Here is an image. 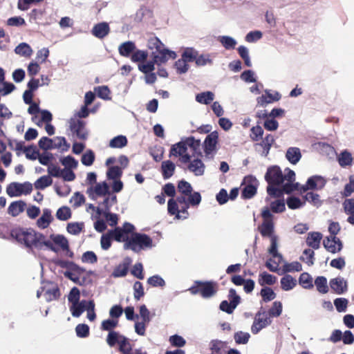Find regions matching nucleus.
Masks as SVG:
<instances>
[{
    "label": "nucleus",
    "mask_w": 354,
    "mask_h": 354,
    "mask_svg": "<svg viewBox=\"0 0 354 354\" xmlns=\"http://www.w3.org/2000/svg\"><path fill=\"white\" fill-rule=\"evenodd\" d=\"M179 195L176 199L173 198L168 201L167 210L170 215L174 216V219L185 220L188 218L189 206H198L201 202L199 192H192L191 184L185 180H180L178 184Z\"/></svg>",
    "instance_id": "nucleus-1"
},
{
    "label": "nucleus",
    "mask_w": 354,
    "mask_h": 354,
    "mask_svg": "<svg viewBox=\"0 0 354 354\" xmlns=\"http://www.w3.org/2000/svg\"><path fill=\"white\" fill-rule=\"evenodd\" d=\"M265 180L269 185H281L283 191L286 193H290L295 189V173L289 168L282 171L279 166H270L265 174Z\"/></svg>",
    "instance_id": "nucleus-2"
},
{
    "label": "nucleus",
    "mask_w": 354,
    "mask_h": 354,
    "mask_svg": "<svg viewBox=\"0 0 354 354\" xmlns=\"http://www.w3.org/2000/svg\"><path fill=\"white\" fill-rule=\"evenodd\" d=\"M147 47L153 50L152 56L158 64L167 62L169 59L176 58V53L167 48L158 37H151L147 41Z\"/></svg>",
    "instance_id": "nucleus-3"
},
{
    "label": "nucleus",
    "mask_w": 354,
    "mask_h": 354,
    "mask_svg": "<svg viewBox=\"0 0 354 354\" xmlns=\"http://www.w3.org/2000/svg\"><path fill=\"white\" fill-rule=\"evenodd\" d=\"M11 236L27 248H37V246L39 245V241L41 234L37 233L30 228H16L12 230Z\"/></svg>",
    "instance_id": "nucleus-4"
},
{
    "label": "nucleus",
    "mask_w": 354,
    "mask_h": 354,
    "mask_svg": "<svg viewBox=\"0 0 354 354\" xmlns=\"http://www.w3.org/2000/svg\"><path fill=\"white\" fill-rule=\"evenodd\" d=\"M152 247V239L148 235L140 233H133L129 241L124 244L125 250H131L135 252Z\"/></svg>",
    "instance_id": "nucleus-5"
},
{
    "label": "nucleus",
    "mask_w": 354,
    "mask_h": 354,
    "mask_svg": "<svg viewBox=\"0 0 354 354\" xmlns=\"http://www.w3.org/2000/svg\"><path fill=\"white\" fill-rule=\"evenodd\" d=\"M263 218L262 224L259 227V230L263 236H276L274 232L273 215L268 207L263 208L261 211Z\"/></svg>",
    "instance_id": "nucleus-6"
},
{
    "label": "nucleus",
    "mask_w": 354,
    "mask_h": 354,
    "mask_svg": "<svg viewBox=\"0 0 354 354\" xmlns=\"http://www.w3.org/2000/svg\"><path fill=\"white\" fill-rule=\"evenodd\" d=\"M122 175V169L118 166H110L106 171V178L111 181L112 190L115 193L121 192L123 189V183L120 178Z\"/></svg>",
    "instance_id": "nucleus-7"
},
{
    "label": "nucleus",
    "mask_w": 354,
    "mask_h": 354,
    "mask_svg": "<svg viewBox=\"0 0 354 354\" xmlns=\"http://www.w3.org/2000/svg\"><path fill=\"white\" fill-rule=\"evenodd\" d=\"M195 284L188 290L192 295L200 293L203 298H209L216 292V284L213 282L196 281Z\"/></svg>",
    "instance_id": "nucleus-8"
},
{
    "label": "nucleus",
    "mask_w": 354,
    "mask_h": 354,
    "mask_svg": "<svg viewBox=\"0 0 354 354\" xmlns=\"http://www.w3.org/2000/svg\"><path fill=\"white\" fill-rule=\"evenodd\" d=\"M32 190V185L29 182L11 183L6 188V193L10 197H17L29 194Z\"/></svg>",
    "instance_id": "nucleus-9"
},
{
    "label": "nucleus",
    "mask_w": 354,
    "mask_h": 354,
    "mask_svg": "<svg viewBox=\"0 0 354 354\" xmlns=\"http://www.w3.org/2000/svg\"><path fill=\"white\" fill-rule=\"evenodd\" d=\"M135 230L134 226L129 223H124L122 227H117L114 230H111L113 239L118 242L127 243L129 241L130 234H133Z\"/></svg>",
    "instance_id": "nucleus-10"
},
{
    "label": "nucleus",
    "mask_w": 354,
    "mask_h": 354,
    "mask_svg": "<svg viewBox=\"0 0 354 354\" xmlns=\"http://www.w3.org/2000/svg\"><path fill=\"white\" fill-rule=\"evenodd\" d=\"M218 133L214 131L206 137L204 141V153L207 158H213L216 151Z\"/></svg>",
    "instance_id": "nucleus-11"
},
{
    "label": "nucleus",
    "mask_w": 354,
    "mask_h": 354,
    "mask_svg": "<svg viewBox=\"0 0 354 354\" xmlns=\"http://www.w3.org/2000/svg\"><path fill=\"white\" fill-rule=\"evenodd\" d=\"M169 156L179 157L180 161L184 164L189 162L191 156L187 153V147L183 139L180 142L172 145Z\"/></svg>",
    "instance_id": "nucleus-12"
},
{
    "label": "nucleus",
    "mask_w": 354,
    "mask_h": 354,
    "mask_svg": "<svg viewBox=\"0 0 354 354\" xmlns=\"http://www.w3.org/2000/svg\"><path fill=\"white\" fill-rule=\"evenodd\" d=\"M245 187L242 191V196L245 198H251L257 193L258 180L252 176L245 177L243 180Z\"/></svg>",
    "instance_id": "nucleus-13"
},
{
    "label": "nucleus",
    "mask_w": 354,
    "mask_h": 354,
    "mask_svg": "<svg viewBox=\"0 0 354 354\" xmlns=\"http://www.w3.org/2000/svg\"><path fill=\"white\" fill-rule=\"evenodd\" d=\"M271 320L266 313H259L256 315L251 331L253 334H257L261 330L270 325Z\"/></svg>",
    "instance_id": "nucleus-14"
},
{
    "label": "nucleus",
    "mask_w": 354,
    "mask_h": 354,
    "mask_svg": "<svg viewBox=\"0 0 354 354\" xmlns=\"http://www.w3.org/2000/svg\"><path fill=\"white\" fill-rule=\"evenodd\" d=\"M69 127L71 131L76 134L81 140H86L88 138V131L85 127V123L80 120L72 118L69 121Z\"/></svg>",
    "instance_id": "nucleus-15"
},
{
    "label": "nucleus",
    "mask_w": 354,
    "mask_h": 354,
    "mask_svg": "<svg viewBox=\"0 0 354 354\" xmlns=\"http://www.w3.org/2000/svg\"><path fill=\"white\" fill-rule=\"evenodd\" d=\"M230 303L227 301H223L220 304V309L222 311L231 314L239 304L240 297L236 295L235 290L230 289L229 292Z\"/></svg>",
    "instance_id": "nucleus-16"
},
{
    "label": "nucleus",
    "mask_w": 354,
    "mask_h": 354,
    "mask_svg": "<svg viewBox=\"0 0 354 354\" xmlns=\"http://www.w3.org/2000/svg\"><path fill=\"white\" fill-rule=\"evenodd\" d=\"M87 193L92 198H95L98 196H106L109 192V186L105 181L97 183L92 185L87 190Z\"/></svg>",
    "instance_id": "nucleus-17"
},
{
    "label": "nucleus",
    "mask_w": 354,
    "mask_h": 354,
    "mask_svg": "<svg viewBox=\"0 0 354 354\" xmlns=\"http://www.w3.org/2000/svg\"><path fill=\"white\" fill-rule=\"evenodd\" d=\"M187 168L188 171L192 173L196 176H201L205 174V165L204 162L198 158L189 159Z\"/></svg>",
    "instance_id": "nucleus-18"
},
{
    "label": "nucleus",
    "mask_w": 354,
    "mask_h": 354,
    "mask_svg": "<svg viewBox=\"0 0 354 354\" xmlns=\"http://www.w3.org/2000/svg\"><path fill=\"white\" fill-rule=\"evenodd\" d=\"M326 180L321 176H313L309 178L305 185L301 187V190L306 192L308 189H321L326 185Z\"/></svg>",
    "instance_id": "nucleus-19"
},
{
    "label": "nucleus",
    "mask_w": 354,
    "mask_h": 354,
    "mask_svg": "<svg viewBox=\"0 0 354 354\" xmlns=\"http://www.w3.org/2000/svg\"><path fill=\"white\" fill-rule=\"evenodd\" d=\"M281 95L278 92L266 90L265 94L257 98V103L258 106H265L268 104L279 101Z\"/></svg>",
    "instance_id": "nucleus-20"
},
{
    "label": "nucleus",
    "mask_w": 354,
    "mask_h": 354,
    "mask_svg": "<svg viewBox=\"0 0 354 354\" xmlns=\"http://www.w3.org/2000/svg\"><path fill=\"white\" fill-rule=\"evenodd\" d=\"M324 246L328 252L336 253L342 250V243L335 236H330L324 240Z\"/></svg>",
    "instance_id": "nucleus-21"
},
{
    "label": "nucleus",
    "mask_w": 354,
    "mask_h": 354,
    "mask_svg": "<svg viewBox=\"0 0 354 354\" xmlns=\"http://www.w3.org/2000/svg\"><path fill=\"white\" fill-rule=\"evenodd\" d=\"M329 284L331 289L338 295L344 293L347 290V282L341 277L332 279Z\"/></svg>",
    "instance_id": "nucleus-22"
},
{
    "label": "nucleus",
    "mask_w": 354,
    "mask_h": 354,
    "mask_svg": "<svg viewBox=\"0 0 354 354\" xmlns=\"http://www.w3.org/2000/svg\"><path fill=\"white\" fill-rule=\"evenodd\" d=\"M110 28L106 22H101L95 24L92 30L91 33L93 36L98 39H103L109 35Z\"/></svg>",
    "instance_id": "nucleus-23"
},
{
    "label": "nucleus",
    "mask_w": 354,
    "mask_h": 354,
    "mask_svg": "<svg viewBox=\"0 0 354 354\" xmlns=\"http://www.w3.org/2000/svg\"><path fill=\"white\" fill-rule=\"evenodd\" d=\"M339 165L342 167H351L354 162V157L347 149L341 151L337 156Z\"/></svg>",
    "instance_id": "nucleus-24"
},
{
    "label": "nucleus",
    "mask_w": 354,
    "mask_h": 354,
    "mask_svg": "<svg viewBox=\"0 0 354 354\" xmlns=\"http://www.w3.org/2000/svg\"><path fill=\"white\" fill-rule=\"evenodd\" d=\"M89 301L82 300L71 305L70 311L72 316L74 317H79L84 311L86 310L88 308Z\"/></svg>",
    "instance_id": "nucleus-25"
},
{
    "label": "nucleus",
    "mask_w": 354,
    "mask_h": 354,
    "mask_svg": "<svg viewBox=\"0 0 354 354\" xmlns=\"http://www.w3.org/2000/svg\"><path fill=\"white\" fill-rule=\"evenodd\" d=\"M131 263V259L129 257L125 258L123 262L119 264L113 270L112 276L113 277H125L128 272L129 266Z\"/></svg>",
    "instance_id": "nucleus-26"
},
{
    "label": "nucleus",
    "mask_w": 354,
    "mask_h": 354,
    "mask_svg": "<svg viewBox=\"0 0 354 354\" xmlns=\"http://www.w3.org/2000/svg\"><path fill=\"white\" fill-rule=\"evenodd\" d=\"M52 144V149H57L61 153L66 152L70 149V144L62 136L54 137Z\"/></svg>",
    "instance_id": "nucleus-27"
},
{
    "label": "nucleus",
    "mask_w": 354,
    "mask_h": 354,
    "mask_svg": "<svg viewBox=\"0 0 354 354\" xmlns=\"http://www.w3.org/2000/svg\"><path fill=\"white\" fill-rule=\"evenodd\" d=\"M104 197V201L99 204L100 208L102 209L101 215L110 212L111 207L117 203V196L115 194H109Z\"/></svg>",
    "instance_id": "nucleus-28"
},
{
    "label": "nucleus",
    "mask_w": 354,
    "mask_h": 354,
    "mask_svg": "<svg viewBox=\"0 0 354 354\" xmlns=\"http://www.w3.org/2000/svg\"><path fill=\"white\" fill-rule=\"evenodd\" d=\"M52 221L51 211L49 209H44L42 215L37 221V225L41 229H45L49 226Z\"/></svg>",
    "instance_id": "nucleus-29"
},
{
    "label": "nucleus",
    "mask_w": 354,
    "mask_h": 354,
    "mask_svg": "<svg viewBox=\"0 0 354 354\" xmlns=\"http://www.w3.org/2000/svg\"><path fill=\"white\" fill-rule=\"evenodd\" d=\"M26 203L22 201H17L10 204L8 208V214L12 216H17L24 212Z\"/></svg>",
    "instance_id": "nucleus-30"
},
{
    "label": "nucleus",
    "mask_w": 354,
    "mask_h": 354,
    "mask_svg": "<svg viewBox=\"0 0 354 354\" xmlns=\"http://www.w3.org/2000/svg\"><path fill=\"white\" fill-rule=\"evenodd\" d=\"M42 291H44V296L47 301L55 300L59 297V288L53 284L48 288H43Z\"/></svg>",
    "instance_id": "nucleus-31"
},
{
    "label": "nucleus",
    "mask_w": 354,
    "mask_h": 354,
    "mask_svg": "<svg viewBox=\"0 0 354 354\" xmlns=\"http://www.w3.org/2000/svg\"><path fill=\"white\" fill-rule=\"evenodd\" d=\"M14 51L17 55L25 58L30 57L33 53V50L30 46L25 42L20 43L19 45H17L15 47Z\"/></svg>",
    "instance_id": "nucleus-32"
},
{
    "label": "nucleus",
    "mask_w": 354,
    "mask_h": 354,
    "mask_svg": "<svg viewBox=\"0 0 354 354\" xmlns=\"http://www.w3.org/2000/svg\"><path fill=\"white\" fill-rule=\"evenodd\" d=\"M286 157L292 164H297L301 158L300 149L298 147H290L288 149Z\"/></svg>",
    "instance_id": "nucleus-33"
},
{
    "label": "nucleus",
    "mask_w": 354,
    "mask_h": 354,
    "mask_svg": "<svg viewBox=\"0 0 354 354\" xmlns=\"http://www.w3.org/2000/svg\"><path fill=\"white\" fill-rule=\"evenodd\" d=\"M322 239V234L319 232L309 233L306 239V243L313 249H318L320 246V242Z\"/></svg>",
    "instance_id": "nucleus-34"
},
{
    "label": "nucleus",
    "mask_w": 354,
    "mask_h": 354,
    "mask_svg": "<svg viewBox=\"0 0 354 354\" xmlns=\"http://www.w3.org/2000/svg\"><path fill=\"white\" fill-rule=\"evenodd\" d=\"M281 287L285 291L292 290L297 283L296 279L290 274H286L281 279Z\"/></svg>",
    "instance_id": "nucleus-35"
},
{
    "label": "nucleus",
    "mask_w": 354,
    "mask_h": 354,
    "mask_svg": "<svg viewBox=\"0 0 354 354\" xmlns=\"http://www.w3.org/2000/svg\"><path fill=\"white\" fill-rule=\"evenodd\" d=\"M176 165L170 160L163 161L161 165L162 176L165 179L171 177L174 173Z\"/></svg>",
    "instance_id": "nucleus-36"
},
{
    "label": "nucleus",
    "mask_w": 354,
    "mask_h": 354,
    "mask_svg": "<svg viewBox=\"0 0 354 354\" xmlns=\"http://www.w3.org/2000/svg\"><path fill=\"white\" fill-rule=\"evenodd\" d=\"M345 212L350 216L347 218V221L354 225V198L346 199L343 203Z\"/></svg>",
    "instance_id": "nucleus-37"
},
{
    "label": "nucleus",
    "mask_w": 354,
    "mask_h": 354,
    "mask_svg": "<svg viewBox=\"0 0 354 354\" xmlns=\"http://www.w3.org/2000/svg\"><path fill=\"white\" fill-rule=\"evenodd\" d=\"M136 49V44L130 41L121 44L118 47L119 53L123 57H129Z\"/></svg>",
    "instance_id": "nucleus-38"
},
{
    "label": "nucleus",
    "mask_w": 354,
    "mask_h": 354,
    "mask_svg": "<svg viewBox=\"0 0 354 354\" xmlns=\"http://www.w3.org/2000/svg\"><path fill=\"white\" fill-rule=\"evenodd\" d=\"M218 41L226 50H233L237 44V41L234 38L227 35L219 36Z\"/></svg>",
    "instance_id": "nucleus-39"
},
{
    "label": "nucleus",
    "mask_w": 354,
    "mask_h": 354,
    "mask_svg": "<svg viewBox=\"0 0 354 354\" xmlns=\"http://www.w3.org/2000/svg\"><path fill=\"white\" fill-rule=\"evenodd\" d=\"M185 145L187 147H189L193 151V154L195 153H201L200 147H201V140H196L194 137H188L183 139Z\"/></svg>",
    "instance_id": "nucleus-40"
},
{
    "label": "nucleus",
    "mask_w": 354,
    "mask_h": 354,
    "mask_svg": "<svg viewBox=\"0 0 354 354\" xmlns=\"http://www.w3.org/2000/svg\"><path fill=\"white\" fill-rule=\"evenodd\" d=\"M52 183L53 180L50 176H42L34 183V187L36 189H44Z\"/></svg>",
    "instance_id": "nucleus-41"
},
{
    "label": "nucleus",
    "mask_w": 354,
    "mask_h": 354,
    "mask_svg": "<svg viewBox=\"0 0 354 354\" xmlns=\"http://www.w3.org/2000/svg\"><path fill=\"white\" fill-rule=\"evenodd\" d=\"M315 285L319 292L326 294L328 291V286L327 284V279L325 277H317L315 280Z\"/></svg>",
    "instance_id": "nucleus-42"
},
{
    "label": "nucleus",
    "mask_w": 354,
    "mask_h": 354,
    "mask_svg": "<svg viewBox=\"0 0 354 354\" xmlns=\"http://www.w3.org/2000/svg\"><path fill=\"white\" fill-rule=\"evenodd\" d=\"M214 98V94L211 91H206L198 93L196 96V100L201 104H208Z\"/></svg>",
    "instance_id": "nucleus-43"
},
{
    "label": "nucleus",
    "mask_w": 354,
    "mask_h": 354,
    "mask_svg": "<svg viewBox=\"0 0 354 354\" xmlns=\"http://www.w3.org/2000/svg\"><path fill=\"white\" fill-rule=\"evenodd\" d=\"M277 281V277L272 274L263 272L260 274L259 283L261 286L273 285Z\"/></svg>",
    "instance_id": "nucleus-44"
},
{
    "label": "nucleus",
    "mask_w": 354,
    "mask_h": 354,
    "mask_svg": "<svg viewBox=\"0 0 354 354\" xmlns=\"http://www.w3.org/2000/svg\"><path fill=\"white\" fill-rule=\"evenodd\" d=\"M299 283L305 289H310L313 287V278L306 272H304L300 275Z\"/></svg>",
    "instance_id": "nucleus-45"
},
{
    "label": "nucleus",
    "mask_w": 354,
    "mask_h": 354,
    "mask_svg": "<svg viewBox=\"0 0 354 354\" xmlns=\"http://www.w3.org/2000/svg\"><path fill=\"white\" fill-rule=\"evenodd\" d=\"M39 245L37 246V249H44V248L53 251L57 252V248L54 245V243L52 239H46L45 237L41 234V239H39Z\"/></svg>",
    "instance_id": "nucleus-46"
},
{
    "label": "nucleus",
    "mask_w": 354,
    "mask_h": 354,
    "mask_svg": "<svg viewBox=\"0 0 354 354\" xmlns=\"http://www.w3.org/2000/svg\"><path fill=\"white\" fill-rule=\"evenodd\" d=\"M271 245L268 249V252L272 255L274 259H282V255L278 252V243L277 237L271 236L270 238Z\"/></svg>",
    "instance_id": "nucleus-47"
},
{
    "label": "nucleus",
    "mask_w": 354,
    "mask_h": 354,
    "mask_svg": "<svg viewBox=\"0 0 354 354\" xmlns=\"http://www.w3.org/2000/svg\"><path fill=\"white\" fill-rule=\"evenodd\" d=\"M127 144V139L124 136H118L110 140L109 146L111 148H122Z\"/></svg>",
    "instance_id": "nucleus-48"
},
{
    "label": "nucleus",
    "mask_w": 354,
    "mask_h": 354,
    "mask_svg": "<svg viewBox=\"0 0 354 354\" xmlns=\"http://www.w3.org/2000/svg\"><path fill=\"white\" fill-rule=\"evenodd\" d=\"M124 335H120L116 331H110L106 337V342L110 346H115V344H119Z\"/></svg>",
    "instance_id": "nucleus-49"
},
{
    "label": "nucleus",
    "mask_w": 354,
    "mask_h": 354,
    "mask_svg": "<svg viewBox=\"0 0 354 354\" xmlns=\"http://www.w3.org/2000/svg\"><path fill=\"white\" fill-rule=\"evenodd\" d=\"M148 57V53L146 50H135L131 55V59L133 62H143Z\"/></svg>",
    "instance_id": "nucleus-50"
},
{
    "label": "nucleus",
    "mask_w": 354,
    "mask_h": 354,
    "mask_svg": "<svg viewBox=\"0 0 354 354\" xmlns=\"http://www.w3.org/2000/svg\"><path fill=\"white\" fill-rule=\"evenodd\" d=\"M270 210H272V212L274 213H281L286 209L285 202L283 199H277L274 201H272L270 204Z\"/></svg>",
    "instance_id": "nucleus-51"
},
{
    "label": "nucleus",
    "mask_w": 354,
    "mask_h": 354,
    "mask_svg": "<svg viewBox=\"0 0 354 354\" xmlns=\"http://www.w3.org/2000/svg\"><path fill=\"white\" fill-rule=\"evenodd\" d=\"M56 217L60 221H67L71 217V211L68 207L63 206L56 212Z\"/></svg>",
    "instance_id": "nucleus-52"
},
{
    "label": "nucleus",
    "mask_w": 354,
    "mask_h": 354,
    "mask_svg": "<svg viewBox=\"0 0 354 354\" xmlns=\"http://www.w3.org/2000/svg\"><path fill=\"white\" fill-rule=\"evenodd\" d=\"M50 238L54 244L60 246L62 250H65L68 249V242L64 236L59 234L52 235Z\"/></svg>",
    "instance_id": "nucleus-53"
},
{
    "label": "nucleus",
    "mask_w": 354,
    "mask_h": 354,
    "mask_svg": "<svg viewBox=\"0 0 354 354\" xmlns=\"http://www.w3.org/2000/svg\"><path fill=\"white\" fill-rule=\"evenodd\" d=\"M155 64H157L156 62L153 59L152 61H149L147 62H142L138 64V69L142 73L146 74L149 73H151L155 69Z\"/></svg>",
    "instance_id": "nucleus-54"
},
{
    "label": "nucleus",
    "mask_w": 354,
    "mask_h": 354,
    "mask_svg": "<svg viewBox=\"0 0 354 354\" xmlns=\"http://www.w3.org/2000/svg\"><path fill=\"white\" fill-rule=\"evenodd\" d=\"M198 56V52L193 48H185L181 55V57L188 62L196 60Z\"/></svg>",
    "instance_id": "nucleus-55"
},
{
    "label": "nucleus",
    "mask_w": 354,
    "mask_h": 354,
    "mask_svg": "<svg viewBox=\"0 0 354 354\" xmlns=\"http://www.w3.org/2000/svg\"><path fill=\"white\" fill-rule=\"evenodd\" d=\"M237 50L240 57L243 59L245 64L248 67H250L252 66V62L249 55L248 48L244 46H240Z\"/></svg>",
    "instance_id": "nucleus-56"
},
{
    "label": "nucleus",
    "mask_w": 354,
    "mask_h": 354,
    "mask_svg": "<svg viewBox=\"0 0 354 354\" xmlns=\"http://www.w3.org/2000/svg\"><path fill=\"white\" fill-rule=\"evenodd\" d=\"M60 161L62 165L65 167V169H76L78 165L77 160L71 156H67L63 158Z\"/></svg>",
    "instance_id": "nucleus-57"
},
{
    "label": "nucleus",
    "mask_w": 354,
    "mask_h": 354,
    "mask_svg": "<svg viewBox=\"0 0 354 354\" xmlns=\"http://www.w3.org/2000/svg\"><path fill=\"white\" fill-rule=\"evenodd\" d=\"M113 239V234L111 233V230H109L107 233L104 234L100 239V245L101 248L107 250L111 245V239Z\"/></svg>",
    "instance_id": "nucleus-58"
},
{
    "label": "nucleus",
    "mask_w": 354,
    "mask_h": 354,
    "mask_svg": "<svg viewBox=\"0 0 354 354\" xmlns=\"http://www.w3.org/2000/svg\"><path fill=\"white\" fill-rule=\"evenodd\" d=\"M147 283L153 287H164L166 284L165 281L158 274L150 277L147 279Z\"/></svg>",
    "instance_id": "nucleus-59"
},
{
    "label": "nucleus",
    "mask_w": 354,
    "mask_h": 354,
    "mask_svg": "<svg viewBox=\"0 0 354 354\" xmlns=\"http://www.w3.org/2000/svg\"><path fill=\"white\" fill-rule=\"evenodd\" d=\"M119 350L123 354H130L132 346L130 344L129 339L126 337H123L120 342H119Z\"/></svg>",
    "instance_id": "nucleus-60"
},
{
    "label": "nucleus",
    "mask_w": 354,
    "mask_h": 354,
    "mask_svg": "<svg viewBox=\"0 0 354 354\" xmlns=\"http://www.w3.org/2000/svg\"><path fill=\"white\" fill-rule=\"evenodd\" d=\"M85 202V197L80 192H75L70 199L72 206L77 208Z\"/></svg>",
    "instance_id": "nucleus-61"
},
{
    "label": "nucleus",
    "mask_w": 354,
    "mask_h": 354,
    "mask_svg": "<svg viewBox=\"0 0 354 354\" xmlns=\"http://www.w3.org/2000/svg\"><path fill=\"white\" fill-rule=\"evenodd\" d=\"M118 324V320L114 319H107L102 321L101 324V329L107 331H113V330L117 327Z\"/></svg>",
    "instance_id": "nucleus-62"
},
{
    "label": "nucleus",
    "mask_w": 354,
    "mask_h": 354,
    "mask_svg": "<svg viewBox=\"0 0 354 354\" xmlns=\"http://www.w3.org/2000/svg\"><path fill=\"white\" fill-rule=\"evenodd\" d=\"M175 68L176 69L177 73H185L189 69L188 62L181 57L176 62Z\"/></svg>",
    "instance_id": "nucleus-63"
},
{
    "label": "nucleus",
    "mask_w": 354,
    "mask_h": 354,
    "mask_svg": "<svg viewBox=\"0 0 354 354\" xmlns=\"http://www.w3.org/2000/svg\"><path fill=\"white\" fill-rule=\"evenodd\" d=\"M263 37V33L260 30H254L249 32L245 37V39L248 43H254L259 39H261Z\"/></svg>",
    "instance_id": "nucleus-64"
}]
</instances>
